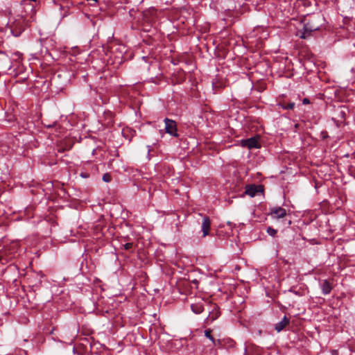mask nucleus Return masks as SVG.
<instances>
[{
    "label": "nucleus",
    "instance_id": "obj_9",
    "mask_svg": "<svg viewBox=\"0 0 355 355\" xmlns=\"http://www.w3.org/2000/svg\"><path fill=\"white\" fill-rule=\"evenodd\" d=\"M290 320L286 315L283 318V319L277 322L275 326V329L279 332L283 330L286 325L289 324Z\"/></svg>",
    "mask_w": 355,
    "mask_h": 355
},
{
    "label": "nucleus",
    "instance_id": "obj_21",
    "mask_svg": "<svg viewBox=\"0 0 355 355\" xmlns=\"http://www.w3.org/2000/svg\"><path fill=\"white\" fill-rule=\"evenodd\" d=\"M212 85H213V88H214V89H216V88H217V87H218V86H217L216 83H215L214 82H213Z\"/></svg>",
    "mask_w": 355,
    "mask_h": 355
},
{
    "label": "nucleus",
    "instance_id": "obj_3",
    "mask_svg": "<svg viewBox=\"0 0 355 355\" xmlns=\"http://www.w3.org/2000/svg\"><path fill=\"white\" fill-rule=\"evenodd\" d=\"M165 123V131L170 135L178 137V134L177 132V124L176 122L172 119L166 118L164 119Z\"/></svg>",
    "mask_w": 355,
    "mask_h": 355
},
{
    "label": "nucleus",
    "instance_id": "obj_18",
    "mask_svg": "<svg viewBox=\"0 0 355 355\" xmlns=\"http://www.w3.org/2000/svg\"><path fill=\"white\" fill-rule=\"evenodd\" d=\"M254 347V345H248L245 347V352H244V354L245 355H252L249 353V351L250 350L251 348H252Z\"/></svg>",
    "mask_w": 355,
    "mask_h": 355
},
{
    "label": "nucleus",
    "instance_id": "obj_6",
    "mask_svg": "<svg viewBox=\"0 0 355 355\" xmlns=\"http://www.w3.org/2000/svg\"><path fill=\"white\" fill-rule=\"evenodd\" d=\"M211 227V220L208 216H204L202 218L201 230L202 232V236L205 237L208 236L209 234V230Z\"/></svg>",
    "mask_w": 355,
    "mask_h": 355
},
{
    "label": "nucleus",
    "instance_id": "obj_17",
    "mask_svg": "<svg viewBox=\"0 0 355 355\" xmlns=\"http://www.w3.org/2000/svg\"><path fill=\"white\" fill-rule=\"evenodd\" d=\"M112 180V177L109 173H105L103 176V180L105 182H110Z\"/></svg>",
    "mask_w": 355,
    "mask_h": 355
},
{
    "label": "nucleus",
    "instance_id": "obj_5",
    "mask_svg": "<svg viewBox=\"0 0 355 355\" xmlns=\"http://www.w3.org/2000/svg\"><path fill=\"white\" fill-rule=\"evenodd\" d=\"M263 191L262 187L261 185H248L245 188V193L250 196V197H254L257 193Z\"/></svg>",
    "mask_w": 355,
    "mask_h": 355
},
{
    "label": "nucleus",
    "instance_id": "obj_16",
    "mask_svg": "<svg viewBox=\"0 0 355 355\" xmlns=\"http://www.w3.org/2000/svg\"><path fill=\"white\" fill-rule=\"evenodd\" d=\"M267 232L268 233L269 235L275 236L277 234V230L270 227H268L267 229Z\"/></svg>",
    "mask_w": 355,
    "mask_h": 355
},
{
    "label": "nucleus",
    "instance_id": "obj_19",
    "mask_svg": "<svg viewBox=\"0 0 355 355\" xmlns=\"http://www.w3.org/2000/svg\"><path fill=\"white\" fill-rule=\"evenodd\" d=\"M123 247L126 250H129L130 249L132 248V243H127L123 245Z\"/></svg>",
    "mask_w": 355,
    "mask_h": 355
},
{
    "label": "nucleus",
    "instance_id": "obj_11",
    "mask_svg": "<svg viewBox=\"0 0 355 355\" xmlns=\"http://www.w3.org/2000/svg\"><path fill=\"white\" fill-rule=\"evenodd\" d=\"M191 309L192 311L196 314H200L204 311V306L201 302L192 304L191 305Z\"/></svg>",
    "mask_w": 355,
    "mask_h": 355
},
{
    "label": "nucleus",
    "instance_id": "obj_22",
    "mask_svg": "<svg viewBox=\"0 0 355 355\" xmlns=\"http://www.w3.org/2000/svg\"><path fill=\"white\" fill-rule=\"evenodd\" d=\"M146 16H147L146 12H144V18H146Z\"/></svg>",
    "mask_w": 355,
    "mask_h": 355
},
{
    "label": "nucleus",
    "instance_id": "obj_14",
    "mask_svg": "<svg viewBox=\"0 0 355 355\" xmlns=\"http://www.w3.org/2000/svg\"><path fill=\"white\" fill-rule=\"evenodd\" d=\"M289 292L291 293H294L295 295H298V296H302L304 295V291H302V289L299 288L297 290H296L294 287H292L289 290H288Z\"/></svg>",
    "mask_w": 355,
    "mask_h": 355
},
{
    "label": "nucleus",
    "instance_id": "obj_4",
    "mask_svg": "<svg viewBox=\"0 0 355 355\" xmlns=\"http://www.w3.org/2000/svg\"><path fill=\"white\" fill-rule=\"evenodd\" d=\"M320 26L319 25H315L313 24V20H309L307 23H306L304 26V32L303 33L301 37L306 38L309 33H311L313 31H315L319 30Z\"/></svg>",
    "mask_w": 355,
    "mask_h": 355
},
{
    "label": "nucleus",
    "instance_id": "obj_13",
    "mask_svg": "<svg viewBox=\"0 0 355 355\" xmlns=\"http://www.w3.org/2000/svg\"><path fill=\"white\" fill-rule=\"evenodd\" d=\"M279 106H280L284 110H293L295 107V103L293 102H291L288 103H286L284 102L279 103Z\"/></svg>",
    "mask_w": 355,
    "mask_h": 355
},
{
    "label": "nucleus",
    "instance_id": "obj_10",
    "mask_svg": "<svg viewBox=\"0 0 355 355\" xmlns=\"http://www.w3.org/2000/svg\"><path fill=\"white\" fill-rule=\"evenodd\" d=\"M322 292L324 295H328L332 290V286L327 279H324L320 284Z\"/></svg>",
    "mask_w": 355,
    "mask_h": 355
},
{
    "label": "nucleus",
    "instance_id": "obj_12",
    "mask_svg": "<svg viewBox=\"0 0 355 355\" xmlns=\"http://www.w3.org/2000/svg\"><path fill=\"white\" fill-rule=\"evenodd\" d=\"M220 315V313L218 310V306H214L213 311L209 313L207 320H211V322L217 319Z\"/></svg>",
    "mask_w": 355,
    "mask_h": 355
},
{
    "label": "nucleus",
    "instance_id": "obj_15",
    "mask_svg": "<svg viewBox=\"0 0 355 355\" xmlns=\"http://www.w3.org/2000/svg\"><path fill=\"white\" fill-rule=\"evenodd\" d=\"M211 331L210 329L205 330V336L212 341L213 344L215 345V339L211 334Z\"/></svg>",
    "mask_w": 355,
    "mask_h": 355
},
{
    "label": "nucleus",
    "instance_id": "obj_1",
    "mask_svg": "<svg viewBox=\"0 0 355 355\" xmlns=\"http://www.w3.org/2000/svg\"><path fill=\"white\" fill-rule=\"evenodd\" d=\"M18 245L17 243H12L0 250V262L3 260L8 261L14 259L17 254Z\"/></svg>",
    "mask_w": 355,
    "mask_h": 355
},
{
    "label": "nucleus",
    "instance_id": "obj_2",
    "mask_svg": "<svg viewBox=\"0 0 355 355\" xmlns=\"http://www.w3.org/2000/svg\"><path fill=\"white\" fill-rule=\"evenodd\" d=\"M25 21L22 17L15 19L10 24V31L15 37H18L25 29Z\"/></svg>",
    "mask_w": 355,
    "mask_h": 355
},
{
    "label": "nucleus",
    "instance_id": "obj_20",
    "mask_svg": "<svg viewBox=\"0 0 355 355\" xmlns=\"http://www.w3.org/2000/svg\"><path fill=\"white\" fill-rule=\"evenodd\" d=\"M310 103L309 100L306 98H304L302 101L303 104H309Z\"/></svg>",
    "mask_w": 355,
    "mask_h": 355
},
{
    "label": "nucleus",
    "instance_id": "obj_7",
    "mask_svg": "<svg viewBox=\"0 0 355 355\" xmlns=\"http://www.w3.org/2000/svg\"><path fill=\"white\" fill-rule=\"evenodd\" d=\"M241 144L243 146L248 147L249 149L259 148V142L256 137H251L247 139H243L241 141Z\"/></svg>",
    "mask_w": 355,
    "mask_h": 355
},
{
    "label": "nucleus",
    "instance_id": "obj_8",
    "mask_svg": "<svg viewBox=\"0 0 355 355\" xmlns=\"http://www.w3.org/2000/svg\"><path fill=\"white\" fill-rule=\"evenodd\" d=\"M270 214L273 218H282L286 215V210L282 207H274L271 209Z\"/></svg>",
    "mask_w": 355,
    "mask_h": 355
}]
</instances>
